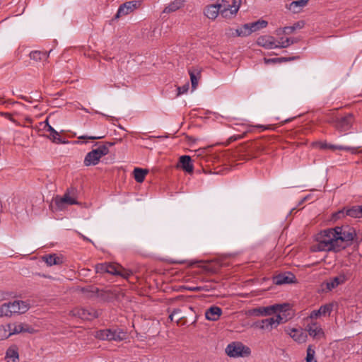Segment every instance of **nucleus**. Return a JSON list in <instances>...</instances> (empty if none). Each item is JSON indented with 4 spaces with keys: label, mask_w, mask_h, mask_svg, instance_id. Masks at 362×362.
<instances>
[{
    "label": "nucleus",
    "mask_w": 362,
    "mask_h": 362,
    "mask_svg": "<svg viewBox=\"0 0 362 362\" xmlns=\"http://www.w3.org/2000/svg\"><path fill=\"white\" fill-rule=\"evenodd\" d=\"M336 236H334L332 228L324 230L316 235L317 244L316 249L318 251H334L339 252L343 250L342 245L337 244Z\"/></svg>",
    "instance_id": "f257e3e1"
},
{
    "label": "nucleus",
    "mask_w": 362,
    "mask_h": 362,
    "mask_svg": "<svg viewBox=\"0 0 362 362\" xmlns=\"http://www.w3.org/2000/svg\"><path fill=\"white\" fill-rule=\"evenodd\" d=\"M332 230L336 236L337 244L344 246L343 249L349 245L356 236L355 229L349 226H336Z\"/></svg>",
    "instance_id": "f03ea898"
},
{
    "label": "nucleus",
    "mask_w": 362,
    "mask_h": 362,
    "mask_svg": "<svg viewBox=\"0 0 362 362\" xmlns=\"http://www.w3.org/2000/svg\"><path fill=\"white\" fill-rule=\"evenodd\" d=\"M78 204L75 197V189H69L63 195L60 197L57 195L52 200L50 204V208L52 211H62L69 205Z\"/></svg>",
    "instance_id": "7ed1b4c3"
},
{
    "label": "nucleus",
    "mask_w": 362,
    "mask_h": 362,
    "mask_svg": "<svg viewBox=\"0 0 362 362\" xmlns=\"http://www.w3.org/2000/svg\"><path fill=\"white\" fill-rule=\"evenodd\" d=\"M264 149L261 141H249L241 146L238 149V156H244V159H250L255 158L258 153L262 152Z\"/></svg>",
    "instance_id": "20e7f679"
},
{
    "label": "nucleus",
    "mask_w": 362,
    "mask_h": 362,
    "mask_svg": "<svg viewBox=\"0 0 362 362\" xmlns=\"http://www.w3.org/2000/svg\"><path fill=\"white\" fill-rule=\"evenodd\" d=\"M109 152L110 151L106 146H98L97 148L93 149L86 155L83 160L84 165H96L100 162V158L107 155Z\"/></svg>",
    "instance_id": "39448f33"
},
{
    "label": "nucleus",
    "mask_w": 362,
    "mask_h": 362,
    "mask_svg": "<svg viewBox=\"0 0 362 362\" xmlns=\"http://www.w3.org/2000/svg\"><path fill=\"white\" fill-rule=\"evenodd\" d=\"M226 353L230 357H244L250 354V349L240 341L229 344L226 348Z\"/></svg>",
    "instance_id": "423d86ee"
},
{
    "label": "nucleus",
    "mask_w": 362,
    "mask_h": 362,
    "mask_svg": "<svg viewBox=\"0 0 362 362\" xmlns=\"http://www.w3.org/2000/svg\"><path fill=\"white\" fill-rule=\"evenodd\" d=\"M354 117L351 113H348L343 117H337L333 118L329 122L339 132L349 131L354 123Z\"/></svg>",
    "instance_id": "0eeeda50"
},
{
    "label": "nucleus",
    "mask_w": 362,
    "mask_h": 362,
    "mask_svg": "<svg viewBox=\"0 0 362 362\" xmlns=\"http://www.w3.org/2000/svg\"><path fill=\"white\" fill-rule=\"evenodd\" d=\"M71 314L84 320H92L100 315L98 311L93 308H76L71 311Z\"/></svg>",
    "instance_id": "6e6552de"
},
{
    "label": "nucleus",
    "mask_w": 362,
    "mask_h": 362,
    "mask_svg": "<svg viewBox=\"0 0 362 362\" xmlns=\"http://www.w3.org/2000/svg\"><path fill=\"white\" fill-rule=\"evenodd\" d=\"M141 5L140 1H131L125 2L121 4L117 10V13L115 14L114 19H118L122 16H126L132 11H134L136 8H137Z\"/></svg>",
    "instance_id": "1a4fd4ad"
},
{
    "label": "nucleus",
    "mask_w": 362,
    "mask_h": 362,
    "mask_svg": "<svg viewBox=\"0 0 362 362\" xmlns=\"http://www.w3.org/2000/svg\"><path fill=\"white\" fill-rule=\"evenodd\" d=\"M320 149H331L332 151L341 150L350 151L352 154L359 153L361 151H358V148L342 146V145H333L327 143L326 141H321L318 144Z\"/></svg>",
    "instance_id": "9d476101"
},
{
    "label": "nucleus",
    "mask_w": 362,
    "mask_h": 362,
    "mask_svg": "<svg viewBox=\"0 0 362 362\" xmlns=\"http://www.w3.org/2000/svg\"><path fill=\"white\" fill-rule=\"evenodd\" d=\"M296 276L291 272L279 274L273 276L272 281L274 284L282 285L296 282Z\"/></svg>",
    "instance_id": "9b49d317"
},
{
    "label": "nucleus",
    "mask_w": 362,
    "mask_h": 362,
    "mask_svg": "<svg viewBox=\"0 0 362 362\" xmlns=\"http://www.w3.org/2000/svg\"><path fill=\"white\" fill-rule=\"evenodd\" d=\"M333 309V304L328 303L320 306L318 310H313L310 314V318L317 319L320 316L329 315Z\"/></svg>",
    "instance_id": "f8f14e48"
},
{
    "label": "nucleus",
    "mask_w": 362,
    "mask_h": 362,
    "mask_svg": "<svg viewBox=\"0 0 362 362\" xmlns=\"http://www.w3.org/2000/svg\"><path fill=\"white\" fill-rule=\"evenodd\" d=\"M286 332L292 337L295 341L298 343L305 342L307 338V332L302 329L290 328L286 329Z\"/></svg>",
    "instance_id": "ddd939ff"
},
{
    "label": "nucleus",
    "mask_w": 362,
    "mask_h": 362,
    "mask_svg": "<svg viewBox=\"0 0 362 362\" xmlns=\"http://www.w3.org/2000/svg\"><path fill=\"white\" fill-rule=\"evenodd\" d=\"M346 277L344 274H341L337 276L330 278L325 284L326 285V289L332 291V289L337 287L339 285L344 284L346 281Z\"/></svg>",
    "instance_id": "4468645a"
},
{
    "label": "nucleus",
    "mask_w": 362,
    "mask_h": 362,
    "mask_svg": "<svg viewBox=\"0 0 362 362\" xmlns=\"http://www.w3.org/2000/svg\"><path fill=\"white\" fill-rule=\"evenodd\" d=\"M43 129L50 133L49 136H48L49 139L57 144L65 143V141H62L59 133L51 125H49L47 119L43 123Z\"/></svg>",
    "instance_id": "2eb2a0df"
},
{
    "label": "nucleus",
    "mask_w": 362,
    "mask_h": 362,
    "mask_svg": "<svg viewBox=\"0 0 362 362\" xmlns=\"http://www.w3.org/2000/svg\"><path fill=\"white\" fill-rule=\"evenodd\" d=\"M257 43L266 49L279 48V45H275L274 37L272 36H260Z\"/></svg>",
    "instance_id": "dca6fc26"
},
{
    "label": "nucleus",
    "mask_w": 362,
    "mask_h": 362,
    "mask_svg": "<svg viewBox=\"0 0 362 362\" xmlns=\"http://www.w3.org/2000/svg\"><path fill=\"white\" fill-rule=\"evenodd\" d=\"M223 8L221 4H212L206 6L204 9V15L209 19L214 20L220 13V10Z\"/></svg>",
    "instance_id": "f3484780"
},
{
    "label": "nucleus",
    "mask_w": 362,
    "mask_h": 362,
    "mask_svg": "<svg viewBox=\"0 0 362 362\" xmlns=\"http://www.w3.org/2000/svg\"><path fill=\"white\" fill-rule=\"evenodd\" d=\"M179 163L181 168L189 174L194 172V166L192 158L189 156L184 155L180 157Z\"/></svg>",
    "instance_id": "a211bd4d"
},
{
    "label": "nucleus",
    "mask_w": 362,
    "mask_h": 362,
    "mask_svg": "<svg viewBox=\"0 0 362 362\" xmlns=\"http://www.w3.org/2000/svg\"><path fill=\"white\" fill-rule=\"evenodd\" d=\"M222 314V310L218 306H211L205 312V317L208 320L216 321Z\"/></svg>",
    "instance_id": "6ab92c4d"
},
{
    "label": "nucleus",
    "mask_w": 362,
    "mask_h": 362,
    "mask_svg": "<svg viewBox=\"0 0 362 362\" xmlns=\"http://www.w3.org/2000/svg\"><path fill=\"white\" fill-rule=\"evenodd\" d=\"M12 327L11 332L12 334H19L21 332L32 333L34 329L27 324L19 323V324H11Z\"/></svg>",
    "instance_id": "aec40b11"
},
{
    "label": "nucleus",
    "mask_w": 362,
    "mask_h": 362,
    "mask_svg": "<svg viewBox=\"0 0 362 362\" xmlns=\"http://www.w3.org/2000/svg\"><path fill=\"white\" fill-rule=\"evenodd\" d=\"M96 297L100 298L103 301L111 302L116 298L117 295L111 290H100L98 288Z\"/></svg>",
    "instance_id": "412c9836"
},
{
    "label": "nucleus",
    "mask_w": 362,
    "mask_h": 362,
    "mask_svg": "<svg viewBox=\"0 0 362 362\" xmlns=\"http://www.w3.org/2000/svg\"><path fill=\"white\" fill-rule=\"evenodd\" d=\"M274 306L258 307L252 309L251 313L255 316H267L274 314Z\"/></svg>",
    "instance_id": "4be33fe9"
},
{
    "label": "nucleus",
    "mask_w": 362,
    "mask_h": 362,
    "mask_svg": "<svg viewBox=\"0 0 362 362\" xmlns=\"http://www.w3.org/2000/svg\"><path fill=\"white\" fill-rule=\"evenodd\" d=\"M254 327L262 329H272L274 327V320L272 317L264 319L254 323Z\"/></svg>",
    "instance_id": "5701e85b"
},
{
    "label": "nucleus",
    "mask_w": 362,
    "mask_h": 362,
    "mask_svg": "<svg viewBox=\"0 0 362 362\" xmlns=\"http://www.w3.org/2000/svg\"><path fill=\"white\" fill-rule=\"evenodd\" d=\"M309 0H297L292 1L290 4L286 5V8L292 11L294 13H298L300 11L301 8L305 7Z\"/></svg>",
    "instance_id": "b1692460"
},
{
    "label": "nucleus",
    "mask_w": 362,
    "mask_h": 362,
    "mask_svg": "<svg viewBox=\"0 0 362 362\" xmlns=\"http://www.w3.org/2000/svg\"><path fill=\"white\" fill-rule=\"evenodd\" d=\"M42 259L48 266L59 265L62 264V257L57 254L46 255L42 257Z\"/></svg>",
    "instance_id": "393cba45"
},
{
    "label": "nucleus",
    "mask_w": 362,
    "mask_h": 362,
    "mask_svg": "<svg viewBox=\"0 0 362 362\" xmlns=\"http://www.w3.org/2000/svg\"><path fill=\"white\" fill-rule=\"evenodd\" d=\"M188 72L190 76L192 88V90H195L198 86V81L201 77V71L198 69H189Z\"/></svg>",
    "instance_id": "a878e982"
},
{
    "label": "nucleus",
    "mask_w": 362,
    "mask_h": 362,
    "mask_svg": "<svg viewBox=\"0 0 362 362\" xmlns=\"http://www.w3.org/2000/svg\"><path fill=\"white\" fill-rule=\"evenodd\" d=\"M346 215L352 218L362 217L361 205L353 206L351 207H345Z\"/></svg>",
    "instance_id": "bb28decb"
},
{
    "label": "nucleus",
    "mask_w": 362,
    "mask_h": 362,
    "mask_svg": "<svg viewBox=\"0 0 362 362\" xmlns=\"http://www.w3.org/2000/svg\"><path fill=\"white\" fill-rule=\"evenodd\" d=\"M238 9H239V5H238L233 9L228 8L226 5H223V8L220 10V14L223 18H230L233 17L237 13Z\"/></svg>",
    "instance_id": "cd10ccee"
},
{
    "label": "nucleus",
    "mask_w": 362,
    "mask_h": 362,
    "mask_svg": "<svg viewBox=\"0 0 362 362\" xmlns=\"http://www.w3.org/2000/svg\"><path fill=\"white\" fill-rule=\"evenodd\" d=\"M305 25V22L303 21H299L295 23L291 26H286L283 28V33L285 35L292 34L296 30H300L303 28Z\"/></svg>",
    "instance_id": "c85d7f7f"
},
{
    "label": "nucleus",
    "mask_w": 362,
    "mask_h": 362,
    "mask_svg": "<svg viewBox=\"0 0 362 362\" xmlns=\"http://www.w3.org/2000/svg\"><path fill=\"white\" fill-rule=\"evenodd\" d=\"M184 6V1L182 0H175L174 1L171 2L170 4L167 6L163 12L165 13H172L174 11H176L179 8H180L182 6Z\"/></svg>",
    "instance_id": "c756f323"
},
{
    "label": "nucleus",
    "mask_w": 362,
    "mask_h": 362,
    "mask_svg": "<svg viewBox=\"0 0 362 362\" xmlns=\"http://www.w3.org/2000/svg\"><path fill=\"white\" fill-rule=\"evenodd\" d=\"M148 173L146 169L135 168L134 170V177L137 182L141 183L145 179V176Z\"/></svg>",
    "instance_id": "7c9ffc66"
},
{
    "label": "nucleus",
    "mask_w": 362,
    "mask_h": 362,
    "mask_svg": "<svg viewBox=\"0 0 362 362\" xmlns=\"http://www.w3.org/2000/svg\"><path fill=\"white\" fill-rule=\"evenodd\" d=\"M82 293H86L88 298L96 297L97 293L98 292V288L93 286L89 285L81 288Z\"/></svg>",
    "instance_id": "2f4dec72"
},
{
    "label": "nucleus",
    "mask_w": 362,
    "mask_h": 362,
    "mask_svg": "<svg viewBox=\"0 0 362 362\" xmlns=\"http://www.w3.org/2000/svg\"><path fill=\"white\" fill-rule=\"evenodd\" d=\"M11 327L12 325L11 324L0 325V340L6 339L12 335L11 332Z\"/></svg>",
    "instance_id": "473e14b6"
},
{
    "label": "nucleus",
    "mask_w": 362,
    "mask_h": 362,
    "mask_svg": "<svg viewBox=\"0 0 362 362\" xmlns=\"http://www.w3.org/2000/svg\"><path fill=\"white\" fill-rule=\"evenodd\" d=\"M238 36L245 37L250 35L252 32L250 28V23L244 24L240 28L235 30Z\"/></svg>",
    "instance_id": "72a5a7b5"
},
{
    "label": "nucleus",
    "mask_w": 362,
    "mask_h": 362,
    "mask_svg": "<svg viewBox=\"0 0 362 362\" xmlns=\"http://www.w3.org/2000/svg\"><path fill=\"white\" fill-rule=\"evenodd\" d=\"M250 23V28H251L252 33L267 27V25L268 24L267 21L262 20V19L258 20L253 23Z\"/></svg>",
    "instance_id": "f704fd0d"
},
{
    "label": "nucleus",
    "mask_w": 362,
    "mask_h": 362,
    "mask_svg": "<svg viewBox=\"0 0 362 362\" xmlns=\"http://www.w3.org/2000/svg\"><path fill=\"white\" fill-rule=\"evenodd\" d=\"M48 57L46 52H40V51H33L30 54V59L35 61H41L47 59Z\"/></svg>",
    "instance_id": "c9c22d12"
},
{
    "label": "nucleus",
    "mask_w": 362,
    "mask_h": 362,
    "mask_svg": "<svg viewBox=\"0 0 362 362\" xmlns=\"http://www.w3.org/2000/svg\"><path fill=\"white\" fill-rule=\"evenodd\" d=\"M300 40L299 37H286L284 40L280 42L279 48H286L289 47L291 45L298 42Z\"/></svg>",
    "instance_id": "e433bc0d"
},
{
    "label": "nucleus",
    "mask_w": 362,
    "mask_h": 362,
    "mask_svg": "<svg viewBox=\"0 0 362 362\" xmlns=\"http://www.w3.org/2000/svg\"><path fill=\"white\" fill-rule=\"evenodd\" d=\"M112 341H120L126 338V332L120 329H112Z\"/></svg>",
    "instance_id": "4c0bfd02"
},
{
    "label": "nucleus",
    "mask_w": 362,
    "mask_h": 362,
    "mask_svg": "<svg viewBox=\"0 0 362 362\" xmlns=\"http://www.w3.org/2000/svg\"><path fill=\"white\" fill-rule=\"evenodd\" d=\"M308 332L313 337H316L320 334H323L322 329L317 327L315 325L309 326L308 329Z\"/></svg>",
    "instance_id": "58836bf2"
},
{
    "label": "nucleus",
    "mask_w": 362,
    "mask_h": 362,
    "mask_svg": "<svg viewBox=\"0 0 362 362\" xmlns=\"http://www.w3.org/2000/svg\"><path fill=\"white\" fill-rule=\"evenodd\" d=\"M272 306L275 307L274 310V313H286L290 307L288 303L274 304L272 305Z\"/></svg>",
    "instance_id": "ea45409f"
},
{
    "label": "nucleus",
    "mask_w": 362,
    "mask_h": 362,
    "mask_svg": "<svg viewBox=\"0 0 362 362\" xmlns=\"http://www.w3.org/2000/svg\"><path fill=\"white\" fill-rule=\"evenodd\" d=\"M315 351L313 348V346H311V345L308 346V347L307 349V356L305 358L306 362H317L315 359Z\"/></svg>",
    "instance_id": "a19ab883"
},
{
    "label": "nucleus",
    "mask_w": 362,
    "mask_h": 362,
    "mask_svg": "<svg viewBox=\"0 0 362 362\" xmlns=\"http://www.w3.org/2000/svg\"><path fill=\"white\" fill-rule=\"evenodd\" d=\"M299 57H279V58H273V59H265L266 62H290L296 59H298Z\"/></svg>",
    "instance_id": "79ce46f5"
},
{
    "label": "nucleus",
    "mask_w": 362,
    "mask_h": 362,
    "mask_svg": "<svg viewBox=\"0 0 362 362\" xmlns=\"http://www.w3.org/2000/svg\"><path fill=\"white\" fill-rule=\"evenodd\" d=\"M9 305L4 303L0 306V317L11 316Z\"/></svg>",
    "instance_id": "37998d69"
},
{
    "label": "nucleus",
    "mask_w": 362,
    "mask_h": 362,
    "mask_svg": "<svg viewBox=\"0 0 362 362\" xmlns=\"http://www.w3.org/2000/svg\"><path fill=\"white\" fill-rule=\"evenodd\" d=\"M119 267L117 264L107 263L108 274L117 276L120 274Z\"/></svg>",
    "instance_id": "c03bdc74"
},
{
    "label": "nucleus",
    "mask_w": 362,
    "mask_h": 362,
    "mask_svg": "<svg viewBox=\"0 0 362 362\" xmlns=\"http://www.w3.org/2000/svg\"><path fill=\"white\" fill-rule=\"evenodd\" d=\"M95 272L98 274H108L107 263H100L95 265Z\"/></svg>",
    "instance_id": "a18cd8bd"
},
{
    "label": "nucleus",
    "mask_w": 362,
    "mask_h": 362,
    "mask_svg": "<svg viewBox=\"0 0 362 362\" xmlns=\"http://www.w3.org/2000/svg\"><path fill=\"white\" fill-rule=\"evenodd\" d=\"M9 305V308H11V314L19 313V303L18 300H14L13 302L8 303Z\"/></svg>",
    "instance_id": "49530a36"
},
{
    "label": "nucleus",
    "mask_w": 362,
    "mask_h": 362,
    "mask_svg": "<svg viewBox=\"0 0 362 362\" xmlns=\"http://www.w3.org/2000/svg\"><path fill=\"white\" fill-rule=\"evenodd\" d=\"M19 303V313H25L30 308V304L25 301L18 300Z\"/></svg>",
    "instance_id": "de8ad7c7"
},
{
    "label": "nucleus",
    "mask_w": 362,
    "mask_h": 362,
    "mask_svg": "<svg viewBox=\"0 0 362 362\" xmlns=\"http://www.w3.org/2000/svg\"><path fill=\"white\" fill-rule=\"evenodd\" d=\"M6 355L7 358H13V360L18 358V351L11 348L8 349Z\"/></svg>",
    "instance_id": "09e8293b"
},
{
    "label": "nucleus",
    "mask_w": 362,
    "mask_h": 362,
    "mask_svg": "<svg viewBox=\"0 0 362 362\" xmlns=\"http://www.w3.org/2000/svg\"><path fill=\"white\" fill-rule=\"evenodd\" d=\"M346 216V210H345V207H344L341 210H339V211H337L336 213L333 214L332 218L334 220H337V219L341 218L343 217H345Z\"/></svg>",
    "instance_id": "8fccbe9b"
},
{
    "label": "nucleus",
    "mask_w": 362,
    "mask_h": 362,
    "mask_svg": "<svg viewBox=\"0 0 362 362\" xmlns=\"http://www.w3.org/2000/svg\"><path fill=\"white\" fill-rule=\"evenodd\" d=\"M96 337L101 340H107L108 339L106 329H101L98 331Z\"/></svg>",
    "instance_id": "3c124183"
},
{
    "label": "nucleus",
    "mask_w": 362,
    "mask_h": 362,
    "mask_svg": "<svg viewBox=\"0 0 362 362\" xmlns=\"http://www.w3.org/2000/svg\"><path fill=\"white\" fill-rule=\"evenodd\" d=\"M272 318L274 320V327H276L279 325L285 322V319L282 318L279 314L272 317Z\"/></svg>",
    "instance_id": "603ef678"
},
{
    "label": "nucleus",
    "mask_w": 362,
    "mask_h": 362,
    "mask_svg": "<svg viewBox=\"0 0 362 362\" xmlns=\"http://www.w3.org/2000/svg\"><path fill=\"white\" fill-rule=\"evenodd\" d=\"M119 269H120V274H119L117 276H120L125 279H128L129 276L132 274V273L130 271L124 269L121 266L119 267Z\"/></svg>",
    "instance_id": "864d4df0"
},
{
    "label": "nucleus",
    "mask_w": 362,
    "mask_h": 362,
    "mask_svg": "<svg viewBox=\"0 0 362 362\" xmlns=\"http://www.w3.org/2000/svg\"><path fill=\"white\" fill-rule=\"evenodd\" d=\"M105 137V135H103V136H86V135H83V136H79L78 139H79L97 140V139H103Z\"/></svg>",
    "instance_id": "5fc2aeb1"
},
{
    "label": "nucleus",
    "mask_w": 362,
    "mask_h": 362,
    "mask_svg": "<svg viewBox=\"0 0 362 362\" xmlns=\"http://www.w3.org/2000/svg\"><path fill=\"white\" fill-rule=\"evenodd\" d=\"M189 89V83H186L182 86L177 87V95H180L187 92Z\"/></svg>",
    "instance_id": "6e6d98bb"
},
{
    "label": "nucleus",
    "mask_w": 362,
    "mask_h": 362,
    "mask_svg": "<svg viewBox=\"0 0 362 362\" xmlns=\"http://www.w3.org/2000/svg\"><path fill=\"white\" fill-rule=\"evenodd\" d=\"M191 291H210V288L207 286H197L189 288Z\"/></svg>",
    "instance_id": "4d7b16f0"
},
{
    "label": "nucleus",
    "mask_w": 362,
    "mask_h": 362,
    "mask_svg": "<svg viewBox=\"0 0 362 362\" xmlns=\"http://www.w3.org/2000/svg\"><path fill=\"white\" fill-rule=\"evenodd\" d=\"M115 143H112V142H110V141H106L103 144H100V142H96L94 146H106L107 148L109 149V147H111L112 146H114Z\"/></svg>",
    "instance_id": "13d9d810"
},
{
    "label": "nucleus",
    "mask_w": 362,
    "mask_h": 362,
    "mask_svg": "<svg viewBox=\"0 0 362 362\" xmlns=\"http://www.w3.org/2000/svg\"><path fill=\"white\" fill-rule=\"evenodd\" d=\"M181 312L180 309L179 308H175L173 310V311L171 313V314L169 315V320L170 321H173V317L174 316L177 314V313H180Z\"/></svg>",
    "instance_id": "bf43d9fd"
},
{
    "label": "nucleus",
    "mask_w": 362,
    "mask_h": 362,
    "mask_svg": "<svg viewBox=\"0 0 362 362\" xmlns=\"http://www.w3.org/2000/svg\"><path fill=\"white\" fill-rule=\"evenodd\" d=\"M106 333L108 337L107 340L112 341V339L114 338V337H112V329H106Z\"/></svg>",
    "instance_id": "052dcab7"
},
{
    "label": "nucleus",
    "mask_w": 362,
    "mask_h": 362,
    "mask_svg": "<svg viewBox=\"0 0 362 362\" xmlns=\"http://www.w3.org/2000/svg\"><path fill=\"white\" fill-rule=\"evenodd\" d=\"M279 314L281 315V317H282V318L285 319V322H287L288 320L291 318L290 313H281Z\"/></svg>",
    "instance_id": "680f3d73"
},
{
    "label": "nucleus",
    "mask_w": 362,
    "mask_h": 362,
    "mask_svg": "<svg viewBox=\"0 0 362 362\" xmlns=\"http://www.w3.org/2000/svg\"><path fill=\"white\" fill-rule=\"evenodd\" d=\"M240 1H239L238 4H237V0H233V5H230L228 4L226 6L228 8L233 9V8H235L238 5L240 6Z\"/></svg>",
    "instance_id": "e2e57ef3"
},
{
    "label": "nucleus",
    "mask_w": 362,
    "mask_h": 362,
    "mask_svg": "<svg viewBox=\"0 0 362 362\" xmlns=\"http://www.w3.org/2000/svg\"><path fill=\"white\" fill-rule=\"evenodd\" d=\"M78 235L81 238H83V240L85 241H87V242H89V243H93V241L89 239L88 238L86 237L85 235H83L82 233H81L80 232H77Z\"/></svg>",
    "instance_id": "0e129e2a"
},
{
    "label": "nucleus",
    "mask_w": 362,
    "mask_h": 362,
    "mask_svg": "<svg viewBox=\"0 0 362 362\" xmlns=\"http://www.w3.org/2000/svg\"><path fill=\"white\" fill-rule=\"evenodd\" d=\"M5 299L4 293L0 291V301Z\"/></svg>",
    "instance_id": "69168bd1"
},
{
    "label": "nucleus",
    "mask_w": 362,
    "mask_h": 362,
    "mask_svg": "<svg viewBox=\"0 0 362 362\" xmlns=\"http://www.w3.org/2000/svg\"><path fill=\"white\" fill-rule=\"evenodd\" d=\"M310 195H308V196L305 197L303 198V199L302 200V202H305V201H306V200H308V199H309V198H310Z\"/></svg>",
    "instance_id": "338daca9"
},
{
    "label": "nucleus",
    "mask_w": 362,
    "mask_h": 362,
    "mask_svg": "<svg viewBox=\"0 0 362 362\" xmlns=\"http://www.w3.org/2000/svg\"><path fill=\"white\" fill-rule=\"evenodd\" d=\"M21 98H22V99H23V100H25V101H29V102H30V101L28 100V97H26V96H22V97H21Z\"/></svg>",
    "instance_id": "774afa93"
}]
</instances>
